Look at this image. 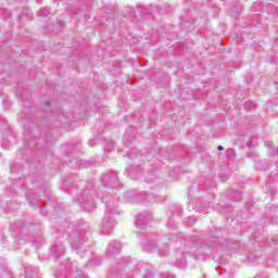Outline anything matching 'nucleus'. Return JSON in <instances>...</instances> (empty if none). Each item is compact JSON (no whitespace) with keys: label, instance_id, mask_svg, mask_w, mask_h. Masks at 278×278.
I'll list each match as a JSON object with an SVG mask.
<instances>
[{"label":"nucleus","instance_id":"1","mask_svg":"<svg viewBox=\"0 0 278 278\" xmlns=\"http://www.w3.org/2000/svg\"><path fill=\"white\" fill-rule=\"evenodd\" d=\"M103 203H105V212L102 220V233L103 236H110L112 229L116 225V216L121 214L118 211V204H116V199L113 195L102 197Z\"/></svg>","mask_w":278,"mask_h":278},{"label":"nucleus","instance_id":"2","mask_svg":"<svg viewBox=\"0 0 278 278\" xmlns=\"http://www.w3.org/2000/svg\"><path fill=\"white\" fill-rule=\"evenodd\" d=\"M55 278H88L84 271L77 269V262L68 260L65 263V270L54 273Z\"/></svg>","mask_w":278,"mask_h":278},{"label":"nucleus","instance_id":"3","mask_svg":"<svg viewBox=\"0 0 278 278\" xmlns=\"http://www.w3.org/2000/svg\"><path fill=\"white\" fill-rule=\"evenodd\" d=\"M70 242L74 253H77V255H83V253H86L87 247L84 245V243L86 242V232L77 230L71 232Z\"/></svg>","mask_w":278,"mask_h":278},{"label":"nucleus","instance_id":"4","mask_svg":"<svg viewBox=\"0 0 278 278\" xmlns=\"http://www.w3.org/2000/svg\"><path fill=\"white\" fill-rule=\"evenodd\" d=\"M142 248L144 249V251H149L152 252L156 251L157 255H160L161 257H164L166 255H168V245L166 244H162L161 247L155 245V241H147V242H142Z\"/></svg>","mask_w":278,"mask_h":278},{"label":"nucleus","instance_id":"5","mask_svg":"<svg viewBox=\"0 0 278 278\" xmlns=\"http://www.w3.org/2000/svg\"><path fill=\"white\" fill-rule=\"evenodd\" d=\"M78 201L83 210H86V212H92V210L97 207V204H94V197H92L88 190L84 191L81 199Z\"/></svg>","mask_w":278,"mask_h":278},{"label":"nucleus","instance_id":"6","mask_svg":"<svg viewBox=\"0 0 278 278\" xmlns=\"http://www.w3.org/2000/svg\"><path fill=\"white\" fill-rule=\"evenodd\" d=\"M101 181L104 188H115L118 186V174L116 172H106L102 175Z\"/></svg>","mask_w":278,"mask_h":278},{"label":"nucleus","instance_id":"7","mask_svg":"<svg viewBox=\"0 0 278 278\" xmlns=\"http://www.w3.org/2000/svg\"><path fill=\"white\" fill-rule=\"evenodd\" d=\"M153 220V214L151 212L146 211L143 213H140L137 216L136 226L139 229H147V225Z\"/></svg>","mask_w":278,"mask_h":278},{"label":"nucleus","instance_id":"8","mask_svg":"<svg viewBox=\"0 0 278 278\" xmlns=\"http://www.w3.org/2000/svg\"><path fill=\"white\" fill-rule=\"evenodd\" d=\"M121 251H123V244H121L119 241H112L109 243L105 253L109 257H112V255H116V253H121Z\"/></svg>","mask_w":278,"mask_h":278},{"label":"nucleus","instance_id":"9","mask_svg":"<svg viewBox=\"0 0 278 278\" xmlns=\"http://www.w3.org/2000/svg\"><path fill=\"white\" fill-rule=\"evenodd\" d=\"M64 251H66V248H64L62 243H55L50 249V253L53 257H62Z\"/></svg>","mask_w":278,"mask_h":278},{"label":"nucleus","instance_id":"10","mask_svg":"<svg viewBox=\"0 0 278 278\" xmlns=\"http://www.w3.org/2000/svg\"><path fill=\"white\" fill-rule=\"evenodd\" d=\"M138 270H139V273H140V275H141V277H144V278H149V277H151V275H153L152 273H151V267H149V265H147V264H140L139 266H138Z\"/></svg>","mask_w":278,"mask_h":278},{"label":"nucleus","instance_id":"11","mask_svg":"<svg viewBox=\"0 0 278 278\" xmlns=\"http://www.w3.org/2000/svg\"><path fill=\"white\" fill-rule=\"evenodd\" d=\"M176 266L178 268H186L188 266V263L186 262V258H180L176 261Z\"/></svg>","mask_w":278,"mask_h":278},{"label":"nucleus","instance_id":"12","mask_svg":"<svg viewBox=\"0 0 278 278\" xmlns=\"http://www.w3.org/2000/svg\"><path fill=\"white\" fill-rule=\"evenodd\" d=\"M49 12H51V10L49 8H43L40 11H38V16H49Z\"/></svg>","mask_w":278,"mask_h":278},{"label":"nucleus","instance_id":"13","mask_svg":"<svg viewBox=\"0 0 278 278\" xmlns=\"http://www.w3.org/2000/svg\"><path fill=\"white\" fill-rule=\"evenodd\" d=\"M268 12L270 14H273L274 16H278V8L275 7V9L273 8V5H268Z\"/></svg>","mask_w":278,"mask_h":278},{"label":"nucleus","instance_id":"14","mask_svg":"<svg viewBox=\"0 0 278 278\" xmlns=\"http://www.w3.org/2000/svg\"><path fill=\"white\" fill-rule=\"evenodd\" d=\"M11 144L8 141V139H5V137H2V149L8 150L10 149Z\"/></svg>","mask_w":278,"mask_h":278},{"label":"nucleus","instance_id":"15","mask_svg":"<svg viewBox=\"0 0 278 278\" xmlns=\"http://www.w3.org/2000/svg\"><path fill=\"white\" fill-rule=\"evenodd\" d=\"M2 105L4 110H8V108L12 106V102L9 99H3Z\"/></svg>","mask_w":278,"mask_h":278},{"label":"nucleus","instance_id":"16","mask_svg":"<svg viewBox=\"0 0 278 278\" xmlns=\"http://www.w3.org/2000/svg\"><path fill=\"white\" fill-rule=\"evenodd\" d=\"M266 147L269 148V150L271 151L273 155H277L278 151H277V149H273V142L268 141L266 143Z\"/></svg>","mask_w":278,"mask_h":278},{"label":"nucleus","instance_id":"17","mask_svg":"<svg viewBox=\"0 0 278 278\" xmlns=\"http://www.w3.org/2000/svg\"><path fill=\"white\" fill-rule=\"evenodd\" d=\"M114 141L109 142L105 147V151H112V149H114Z\"/></svg>","mask_w":278,"mask_h":278},{"label":"nucleus","instance_id":"18","mask_svg":"<svg viewBox=\"0 0 278 278\" xmlns=\"http://www.w3.org/2000/svg\"><path fill=\"white\" fill-rule=\"evenodd\" d=\"M187 223H189V225H194V223H197V219H194L193 216H190V217H188Z\"/></svg>","mask_w":278,"mask_h":278},{"label":"nucleus","instance_id":"19","mask_svg":"<svg viewBox=\"0 0 278 278\" xmlns=\"http://www.w3.org/2000/svg\"><path fill=\"white\" fill-rule=\"evenodd\" d=\"M161 278H175V276L173 274H163Z\"/></svg>","mask_w":278,"mask_h":278},{"label":"nucleus","instance_id":"20","mask_svg":"<svg viewBox=\"0 0 278 278\" xmlns=\"http://www.w3.org/2000/svg\"><path fill=\"white\" fill-rule=\"evenodd\" d=\"M25 112H31V109L30 108H24L23 111H22V114H25Z\"/></svg>","mask_w":278,"mask_h":278},{"label":"nucleus","instance_id":"21","mask_svg":"<svg viewBox=\"0 0 278 278\" xmlns=\"http://www.w3.org/2000/svg\"><path fill=\"white\" fill-rule=\"evenodd\" d=\"M88 144H89V147H94L96 141L94 140H90Z\"/></svg>","mask_w":278,"mask_h":278},{"label":"nucleus","instance_id":"22","mask_svg":"<svg viewBox=\"0 0 278 278\" xmlns=\"http://www.w3.org/2000/svg\"><path fill=\"white\" fill-rule=\"evenodd\" d=\"M217 149L218 151H224L225 148L223 146H218Z\"/></svg>","mask_w":278,"mask_h":278},{"label":"nucleus","instance_id":"23","mask_svg":"<svg viewBox=\"0 0 278 278\" xmlns=\"http://www.w3.org/2000/svg\"><path fill=\"white\" fill-rule=\"evenodd\" d=\"M251 110L255 109V104L253 102H250Z\"/></svg>","mask_w":278,"mask_h":278},{"label":"nucleus","instance_id":"24","mask_svg":"<svg viewBox=\"0 0 278 278\" xmlns=\"http://www.w3.org/2000/svg\"><path fill=\"white\" fill-rule=\"evenodd\" d=\"M151 195H147L146 197V199H147V201H149V202H151V198H150Z\"/></svg>","mask_w":278,"mask_h":278},{"label":"nucleus","instance_id":"25","mask_svg":"<svg viewBox=\"0 0 278 278\" xmlns=\"http://www.w3.org/2000/svg\"><path fill=\"white\" fill-rule=\"evenodd\" d=\"M193 25H201V24L197 21H193Z\"/></svg>","mask_w":278,"mask_h":278},{"label":"nucleus","instance_id":"26","mask_svg":"<svg viewBox=\"0 0 278 278\" xmlns=\"http://www.w3.org/2000/svg\"><path fill=\"white\" fill-rule=\"evenodd\" d=\"M202 23H205V18H202Z\"/></svg>","mask_w":278,"mask_h":278},{"label":"nucleus","instance_id":"27","mask_svg":"<svg viewBox=\"0 0 278 278\" xmlns=\"http://www.w3.org/2000/svg\"><path fill=\"white\" fill-rule=\"evenodd\" d=\"M274 242H275V244H276V242H277V239H274Z\"/></svg>","mask_w":278,"mask_h":278},{"label":"nucleus","instance_id":"28","mask_svg":"<svg viewBox=\"0 0 278 278\" xmlns=\"http://www.w3.org/2000/svg\"><path fill=\"white\" fill-rule=\"evenodd\" d=\"M37 3H40V0H37Z\"/></svg>","mask_w":278,"mask_h":278}]
</instances>
